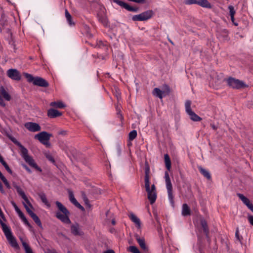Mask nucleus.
Segmentation results:
<instances>
[{"label":"nucleus","instance_id":"1","mask_svg":"<svg viewBox=\"0 0 253 253\" xmlns=\"http://www.w3.org/2000/svg\"><path fill=\"white\" fill-rule=\"evenodd\" d=\"M145 176L144 183L145 190L147 193L148 199L151 205L153 204L157 198L156 188L154 184L150 186V169L148 162L146 161L145 162Z\"/></svg>","mask_w":253,"mask_h":253},{"label":"nucleus","instance_id":"2","mask_svg":"<svg viewBox=\"0 0 253 253\" xmlns=\"http://www.w3.org/2000/svg\"><path fill=\"white\" fill-rule=\"evenodd\" d=\"M55 205L58 210L55 213L56 217L64 223L69 224L71 221L69 218L70 212L60 202L56 201Z\"/></svg>","mask_w":253,"mask_h":253},{"label":"nucleus","instance_id":"3","mask_svg":"<svg viewBox=\"0 0 253 253\" xmlns=\"http://www.w3.org/2000/svg\"><path fill=\"white\" fill-rule=\"evenodd\" d=\"M0 223L2 230L9 245L15 250H19L20 249L19 246L10 227L1 221H0Z\"/></svg>","mask_w":253,"mask_h":253},{"label":"nucleus","instance_id":"4","mask_svg":"<svg viewBox=\"0 0 253 253\" xmlns=\"http://www.w3.org/2000/svg\"><path fill=\"white\" fill-rule=\"evenodd\" d=\"M15 143L20 148L21 155L25 160V161L31 167L41 172L42 171L41 168H40L35 162L33 158L28 155V150L22 146L19 142Z\"/></svg>","mask_w":253,"mask_h":253},{"label":"nucleus","instance_id":"5","mask_svg":"<svg viewBox=\"0 0 253 253\" xmlns=\"http://www.w3.org/2000/svg\"><path fill=\"white\" fill-rule=\"evenodd\" d=\"M15 143L20 148L21 155L25 160V161L31 167L41 172L42 171L41 168H40L35 162L33 158L28 155V150L22 146L19 142Z\"/></svg>","mask_w":253,"mask_h":253},{"label":"nucleus","instance_id":"6","mask_svg":"<svg viewBox=\"0 0 253 253\" xmlns=\"http://www.w3.org/2000/svg\"><path fill=\"white\" fill-rule=\"evenodd\" d=\"M228 85L233 88L241 89L248 87L243 81L230 77L227 80Z\"/></svg>","mask_w":253,"mask_h":253},{"label":"nucleus","instance_id":"7","mask_svg":"<svg viewBox=\"0 0 253 253\" xmlns=\"http://www.w3.org/2000/svg\"><path fill=\"white\" fill-rule=\"evenodd\" d=\"M153 14V11L152 10H149L144 11L138 15L133 16L132 17V20L133 21H146L151 18Z\"/></svg>","mask_w":253,"mask_h":253},{"label":"nucleus","instance_id":"8","mask_svg":"<svg viewBox=\"0 0 253 253\" xmlns=\"http://www.w3.org/2000/svg\"><path fill=\"white\" fill-rule=\"evenodd\" d=\"M51 136V134L48 133L46 131H42L36 134L35 138L38 139L42 144L46 146H49V143L48 141Z\"/></svg>","mask_w":253,"mask_h":253},{"label":"nucleus","instance_id":"9","mask_svg":"<svg viewBox=\"0 0 253 253\" xmlns=\"http://www.w3.org/2000/svg\"><path fill=\"white\" fill-rule=\"evenodd\" d=\"M191 101L187 100L185 102L186 112L189 115L190 119L195 122L202 120V118L194 113L191 108Z\"/></svg>","mask_w":253,"mask_h":253},{"label":"nucleus","instance_id":"10","mask_svg":"<svg viewBox=\"0 0 253 253\" xmlns=\"http://www.w3.org/2000/svg\"><path fill=\"white\" fill-rule=\"evenodd\" d=\"M185 3L187 4H196L203 7L211 8V5L208 0H186Z\"/></svg>","mask_w":253,"mask_h":253},{"label":"nucleus","instance_id":"11","mask_svg":"<svg viewBox=\"0 0 253 253\" xmlns=\"http://www.w3.org/2000/svg\"><path fill=\"white\" fill-rule=\"evenodd\" d=\"M7 76L12 80L19 81L21 79L20 73L16 69H10L6 72Z\"/></svg>","mask_w":253,"mask_h":253},{"label":"nucleus","instance_id":"12","mask_svg":"<svg viewBox=\"0 0 253 253\" xmlns=\"http://www.w3.org/2000/svg\"><path fill=\"white\" fill-rule=\"evenodd\" d=\"M25 127L31 132H37L40 131L41 127L36 123L28 122L25 124Z\"/></svg>","mask_w":253,"mask_h":253},{"label":"nucleus","instance_id":"13","mask_svg":"<svg viewBox=\"0 0 253 253\" xmlns=\"http://www.w3.org/2000/svg\"><path fill=\"white\" fill-rule=\"evenodd\" d=\"M114 2L117 3L118 5L121 6V7L125 8L127 10L129 11H134L136 12L139 9L138 7H134L130 6L127 3H126L122 0H114Z\"/></svg>","mask_w":253,"mask_h":253},{"label":"nucleus","instance_id":"14","mask_svg":"<svg viewBox=\"0 0 253 253\" xmlns=\"http://www.w3.org/2000/svg\"><path fill=\"white\" fill-rule=\"evenodd\" d=\"M71 232L74 236H82L84 235V232L78 223L72 224L71 226Z\"/></svg>","mask_w":253,"mask_h":253},{"label":"nucleus","instance_id":"15","mask_svg":"<svg viewBox=\"0 0 253 253\" xmlns=\"http://www.w3.org/2000/svg\"><path fill=\"white\" fill-rule=\"evenodd\" d=\"M13 187L16 189L18 195L21 197V198L25 201V202L29 206H30L31 207H32L31 204L30 203L28 198L26 196L24 192L23 191V190L21 189V188L19 186L17 185V184H14Z\"/></svg>","mask_w":253,"mask_h":253},{"label":"nucleus","instance_id":"16","mask_svg":"<svg viewBox=\"0 0 253 253\" xmlns=\"http://www.w3.org/2000/svg\"><path fill=\"white\" fill-rule=\"evenodd\" d=\"M33 84L41 87H46L49 86L48 83L42 78L36 77L33 82Z\"/></svg>","mask_w":253,"mask_h":253},{"label":"nucleus","instance_id":"17","mask_svg":"<svg viewBox=\"0 0 253 253\" xmlns=\"http://www.w3.org/2000/svg\"><path fill=\"white\" fill-rule=\"evenodd\" d=\"M134 237L140 248L144 251L147 252L148 251V248L146 245L144 238H141L137 234H135L134 235Z\"/></svg>","mask_w":253,"mask_h":253},{"label":"nucleus","instance_id":"18","mask_svg":"<svg viewBox=\"0 0 253 253\" xmlns=\"http://www.w3.org/2000/svg\"><path fill=\"white\" fill-rule=\"evenodd\" d=\"M201 226L203 229V231L204 233L205 234L206 236V238L207 239V241L209 242V244H210L211 242V239L209 236V229L208 226L207 222L205 219H202L201 220Z\"/></svg>","mask_w":253,"mask_h":253},{"label":"nucleus","instance_id":"19","mask_svg":"<svg viewBox=\"0 0 253 253\" xmlns=\"http://www.w3.org/2000/svg\"><path fill=\"white\" fill-rule=\"evenodd\" d=\"M62 115V113L54 109H49L47 111V116L50 118H55Z\"/></svg>","mask_w":253,"mask_h":253},{"label":"nucleus","instance_id":"20","mask_svg":"<svg viewBox=\"0 0 253 253\" xmlns=\"http://www.w3.org/2000/svg\"><path fill=\"white\" fill-rule=\"evenodd\" d=\"M69 200L70 202L73 204L75 206H76L77 207L83 209L84 208L83 206H82L76 200L75 198L74 197V194L72 193V192L70 191L69 193Z\"/></svg>","mask_w":253,"mask_h":253},{"label":"nucleus","instance_id":"21","mask_svg":"<svg viewBox=\"0 0 253 253\" xmlns=\"http://www.w3.org/2000/svg\"><path fill=\"white\" fill-rule=\"evenodd\" d=\"M130 219L135 223L138 228H140L141 226V222L140 219L133 213H130L128 215Z\"/></svg>","mask_w":253,"mask_h":253},{"label":"nucleus","instance_id":"22","mask_svg":"<svg viewBox=\"0 0 253 253\" xmlns=\"http://www.w3.org/2000/svg\"><path fill=\"white\" fill-rule=\"evenodd\" d=\"M0 92L3 97L7 101H10L11 99V96L9 93L6 91L4 87L1 86L0 87Z\"/></svg>","mask_w":253,"mask_h":253},{"label":"nucleus","instance_id":"23","mask_svg":"<svg viewBox=\"0 0 253 253\" xmlns=\"http://www.w3.org/2000/svg\"><path fill=\"white\" fill-rule=\"evenodd\" d=\"M182 214L183 216H187L191 214L190 209L187 204H184L182 205Z\"/></svg>","mask_w":253,"mask_h":253},{"label":"nucleus","instance_id":"24","mask_svg":"<svg viewBox=\"0 0 253 253\" xmlns=\"http://www.w3.org/2000/svg\"><path fill=\"white\" fill-rule=\"evenodd\" d=\"M198 169H199V170L200 172H201V173L204 177H205L208 180L211 179V174L208 170H207L206 169L203 168L202 167H199L198 168Z\"/></svg>","mask_w":253,"mask_h":253},{"label":"nucleus","instance_id":"25","mask_svg":"<svg viewBox=\"0 0 253 253\" xmlns=\"http://www.w3.org/2000/svg\"><path fill=\"white\" fill-rule=\"evenodd\" d=\"M38 195L43 203H44L48 208L50 207V204L48 202L46 195L44 193H40L38 194Z\"/></svg>","mask_w":253,"mask_h":253},{"label":"nucleus","instance_id":"26","mask_svg":"<svg viewBox=\"0 0 253 253\" xmlns=\"http://www.w3.org/2000/svg\"><path fill=\"white\" fill-rule=\"evenodd\" d=\"M50 106L56 108L62 109L65 108V105L61 101H54L50 103Z\"/></svg>","mask_w":253,"mask_h":253},{"label":"nucleus","instance_id":"27","mask_svg":"<svg viewBox=\"0 0 253 253\" xmlns=\"http://www.w3.org/2000/svg\"><path fill=\"white\" fill-rule=\"evenodd\" d=\"M152 93L154 96L159 97L160 99H162L164 97L162 90L157 87L153 89Z\"/></svg>","mask_w":253,"mask_h":253},{"label":"nucleus","instance_id":"28","mask_svg":"<svg viewBox=\"0 0 253 253\" xmlns=\"http://www.w3.org/2000/svg\"><path fill=\"white\" fill-rule=\"evenodd\" d=\"M163 93L164 96L169 95L171 92V89L170 87L167 84H164L162 88Z\"/></svg>","mask_w":253,"mask_h":253},{"label":"nucleus","instance_id":"29","mask_svg":"<svg viewBox=\"0 0 253 253\" xmlns=\"http://www.w3.org/2000/svg\"><path fill=\"white\" fill-rule=\"evenodd\" d=\"M165 162L166 167L168 170H169L171 168V161L169 155L168 154L164 155Z\"/></svg>","mask_w":253,"mask_h":253},{"label":"nucleus","instance_id":"30","mask_svg":"<svg viewBox=\"0 0 253 253\" xmlns=\"http://www.w3.org/2000/svg\"><path fill=\"white\" fill-rule=\"evenodd\" d=\"M20 240L21 241L22 246L25 250V253H33L31 248L29 246V245L24 241H23V240L22 238L20 239Z\"/></svg>","mask_w":253,"mask_h":253},{"label":"nucleus","instance_id":"31","mask_svg":"<svg viewBox=\"0 0 253 253\" xmlns=\"http://www.w3.org/2000/svg\"><path fill=\"white\" fill-rule=\"evenodd\" d=\"M116 110L117 111V115L118 116V117L120 118V120L122 121L124 119V117L121 114V108L122 106L120 104L117 103L116 105Z\"/></svg>","mask_w":253,"mask_h":253},{"label":"nucleus","instance_id":"32","mask_svg":"<svg viewBox=\"0 0 253 253\" xmlns=\"http://www.w3.org/2000/svg\"><path fill=\"white\" fill-rule=\"evenodd\" d=\"M238 197L242 200L243 203L247 206L251 202L250 200L245 197L243 194L241 193H237Z\"/></svg>","mask_w":253,"mask_h":253},{"label":"nucleus","instance_id":"33","mask_svg":"<svg viewBox=\"0 0 253 253\" xmlns=\"http://www.w3.org/2000/svg\"><path fill=\"white\" fill-rule=\"evenodd\" d=\"M65 17L66 18L67 21L70 26H73L75 25V23L72 21V16L71 14L69 13L67 9L65 10Z\"/></svg>","mask_w":253,"mask_h":253},{"label":"nucleus","instance_id":"34","mask_svg":"<svg viewBox=\"0 0 253 253\" xmlns=\"http://www.w3.org/2000/svg\"><path fill=\"white\" fill-rule=\"evenodd\" d=\"M168 197L170 201V202L172 206H174V196L173 195L172 193V188L171 189H168Z\"/></svg>","mask_w":253,"mask_h":253},{"label":"nucleus","instance_id":"35","mask_svg":"<svg viewBox=\"0 0 253 253\" xmlns=\"http://www.w3.org/2000/svg\"><path fill=\"white\" fill-rule=\"evenodd\" d=\"M19 217L21 219V220L23 221V222L27 226H30V224L27 220V218L25 216L23 213L20 211L19 212L17 213Z\"/></svg>","mask_w":253,"mask_h":253},{"label":"nucleus","instance_id":"36","mask_svg":"<svg viewBox=\"0 0 253 253\" xmlns=\"http://www.w3.org/2000/svg\"><path fill=\"white\" fill-rule=\"evenodd\" d=\"M228 9H229L231 20L232 22L234 23V21H235L234 15L236 13L235 10L234 9V7L232 5H229L228 6Z\"/></svg>","mask_w":253,"mask_h":253},{"label":"nucleus","instance_id":"37","mask_svg":"<svg viewBox=\"0 0 253 253\" xmlns=\"http://www.w3.org/2000/svg\"><path fill=\"white\" fill-rule=\"evenodd\" d=\"M23 75L25 77V78L27 80V81L29 83H33L36 77H34L32 75L27 73H24Z\"/></svg>","mask_w":253,"mask_h":253},{"label":"nucleus","instance_id":"38","mask_svg":"<svg viewBox=\"0 0 253 253\" xmlns=\"http://www.w3.org/2000/svg\"><path fill=\"white\" fill-rule=\"evenodd\" d=\"M127 251L132 253H141L138 249L134 246H129L127 249Z\"/></svg>","mask_w":253,"mask_h":253},{"label":"nucleus","instance_id":"39","mask_svg":"<svg viewBox=\"0 0 253 253\" xmlns=\"http://www.w3.org/2000/svg\"><path fill=\"white\" fill-rule=\"evenodd\" d=\"M35 222L40 227H42V224L41 221L39 217L35 214L31 217Z\"/></svg>","mask_w":253,"mask_h":253},{"label":"nucleus","instance_id":"40","mask_svg":"<svg viewBox=\"0 0 253 253\" xmlns=\"http://www.w3.org/2000/svg\"><path fill=\"white\" fill-rule=\"evenodd\" d=\"M137 136V131L135 130H133L129 133V140L130 141L133 140L136 138Z\"/></svg>","mask_w":253,"mask_h":253},{"label":"nucleus","instance_id":"41","mask_svg":"<svg viewBox=\"0 0 253 253\" xmlns=\"http://www.w3.org/2000/svg\"><path fill=\"white\" fill-rule=\"evenodd\" d=\"M115 155L119 156L121 154V148L119 146H117L115 149Z\"/></svg>","mask_w":253,"mask_h":253},{"label":"nucleus","instance_id":"42","mask_svg":"<svg viewBox=\"0 0 253 253\" xmlns=\"http://www.w3.org/2000/svg\"><path fill=\"white\" fill-rule=\"evenodd\" d=\"M45 157L46 158V159L47 160H48L52 163H53V164L55 163V160L51 154H47V153L45 154Z\"/></svg>","mask_w":253,"mask_h":253},{"label":"nucleus","instance_id":"43","mask_svg":"<svg viewBox=\"0 0 253 253\" xmlns=\"http://www.w3.org/2000/svg\"><path fill=\"white\" fill-rule=\"evenodd\" d=\"M165 180L167 189L172 188V186L171 183L170 179H167Z\"/></svg>","mask_w":253,"mask_h":253},{"label":"nucleus","instance_id":"44","mask_svg":"<svg viewBox=\"0 0 253 253\" xmlns=\"http://www.w3.org/2000/svg\"><path fill=\"white\" fill-rule=\"evenodd\" d=\"M2 165L8 173L12 174V171L6 162L3 164Z\"/></svg>","mask_w":253,"mask_h":253},{"label":"nucleus","instance_id":"45","mask_svg":"<svg viewBox=\"0 0 253 253\" xmlns=\"http://www.w3.org/2000/svg\"><path fill=\"white\" fill-rule=\"evenodd\" d=\"M235 236L238 240H239L240 242H241L242 239H243V238L242 236H240L239 235V231L238 228H237L236 233H235Z\"/></svg>","mask_w":253,"mask_h":253},{"label":"nucleus","instance_id":"46","mask_svg":"<svg viewBox=\"0 0 253 253\" xmlns=\"http://www.w3.org/2000/svg\"><path fill=\"white\" fill-rule=\"evenodd\" d=\"M11 203L12 205L13 206V207H14V208L17 213H18V212H19L21 211L14 201H11Z\"/></svg>","mask_w":253,"mask_h":253},{"label":"nucleus","instance_id":"47","mask_svg":"<svg viewBox=\"0 0 253 253\" xmlns=\"http://www.w3.org/2000/svg\"><path fill=\"white\" fill-rule=\"evenodd\" d=\"M101 21L102 22V23L103 24V25L105 26V27H107L108 26V22L107 20V19H106L105 17H102L101 19Z\"/></svg>","mask_w":253,"mask_h":253},{"label":"nucleus","instance_id":"48","mask_svg":"<svg viewBox=\"0 0 253 253\" xmlns=\"http://www.w3.org/2000/svg\"><path fill=\"white\" fill-rule=\"evenodd\" d=\"M104 165L105 166V167H106V169H108V168H110L111 167V165H110V162L107 160H104Z\"/></svg>","mask_w":253,"mask_h":253},{"label":"nucleus","instance_id":"49","mask_svg":"<svg viewBox=\"0 0 253 253\" xmlns=\"http://www.w3.org/2000/svg\"><path fill=\"white\" fill-rule=\"evenodd\" d=\"M115 90H116V96L117 99L118 100L119 98L121 97V94L120 92V90L118 88H116V87H115Z\"/></svg>","mask_w":253,"mask_h":253},{"label":"nucleus","instance_id":"50","mask_svg":"<svg viewBox=\"0 0 253 253\" xmlns=\"http://www.w3.org/2000/svg\"><path fill=\"white\" fill-rule=\"evenodd\" d=\"M130 1L135 2L138 3H144L145 2V0H128Z\"/></svg>","mask_w":253,"mask_h":253},{"label":"nucleus","instance_id":"51","mask_svg":"<svg viewBox=\"0 0 253 253\" xmlns=\"http://www.w3.org/2000/svg\"><path fill=\"white\" fill-rule=\"evenodd\" d=\"M248 218L250 223L252 225H253V215H249L248 217Z\"/></svg>","mask_w":253,"mask_h":253},{"label":"nucleus","instance_id":"52","mask_svg":"<svg viewBox=\"0 0 253 253\" xmlns=\"http://www.w3.org/2000/svg\"><path fill=\"white\" fill-rule=\"evenodd\" d=\"M3 181V182L4 183V184H5V185L6 186V187L7 188H10V186L9 184V182H8L7 180L5 178L4 179V180H2Z\"/></svg>","mask_w":253,"mask_h":253},{"label":"nucleus","instance_id":"53","mask_svg":"<svg viewBox=\"0 0 253 253\" xmlns=\"http://www.w3.org/2000/svg\"><path fill=\"white\" fill-rule=\"evenodd\" d=\"M102 46H105V45L102 42L100 41L98 43H97L95 47H97L98 48H101Z\"/></svg>","mask_w":253,"mask_h":253},{"label":"nucleus","instance_id":"54","mask_svg":"<svg viewBox=\"0 0 253 253\" xmlns=\"http://www.w3.org/2000/svg\"><path fill=\"white\" fill-rule=\"evenodd\" d=\"M120 230H117V229H115L114 228H112V234H115L117 235H118L119 234V233H120Z\"/></svg>","mask_w":253,"mask_h":253},{"label":"nucleus","instance_id":"55","mask_svg":"<svg viewBox=\"0 0 253 253\" xmlns=\"http://www.w3.org/2000/svg\"><path fill=\"white\" fill-rule=\"evenodd\" d=\"M45 253H58L55 250L47 249Z\"/></svg>","mask_w":253,"mask_h":253},{"label":"nucleus","instance_id":"56","mask_svg":"<svg viewBox=\"0 0 253 253\" xmlns=\"http://www.w3.org/2000/svg\"><path fill=\"white\" fill-rule=\"evenodd\" d=\"M248 208L253 212V205L251 202L247 206Z\"/></svg>","mask_w":253,"mask_h":253},{"label":"nucleus","instance_id":"57","mask_svg":"<svg viewBox=\"0 0 253 253\" xmlns=\"http://www.w3.org/2000/svg\"><path fill=\"white\" fill-rule=\"evenodd\" d=\"M165 180L170 179L168 171H166L165 172Z\"/></svg>","mask_w":253,"mask_h":253},{"label":"nucleus","instance_id":"58","mask_svg":"<svg viewBox=\"0 0 253 253\" xmlns=\"http://www.w3.org/2000/svg\"><path fill=\"white\" fill-rule=\"evenodd\" d=\"M28 213L30 215L31 217L33 216L35 214V213L31 210H30L29 211H28Z\"/></svg>","mask_w":253,"mask_h":253},{"label":"nucleus","instance_id":"59","mask_svg":"<svg viewBox=\"0 0 253 253\" xmlns=\"http://www.w3.org/2000/svg\"><path fill=\"white\" fill-rule=\"evenodd\" d=\"M23 167L25 169L29 172V173H31V169L26 166V165H24L23 166Z\"/></svg>","mask_w":253,"mask_h":253},{"label":"nucleus","instance_id":"60","mask_svg":"<svg viewBox=\"0 0 253 253\" xmlns=\"http://www.w3.org/2000/svg\"><path fill=\"white\" fill-rule=\"evenodd\" d=\"M0 162L2 165L5 163V162L3 160V158L0 155Z\"/></svg>","mask_w":253,"mask_h":253},{"label":"nucleus","instance_id":"61","mask_svg":"<svg viewBox=\"0 0 253 253\" xmlns=\"http://www.w3.org/2000/svg\"><path fill=\"white\" fill-rule=\"evenodd\" d=\"M0 178L1 179V180H4V179H5L6 178L3 175L2 173L1 172V171H0Z\"/></svg>","mask_w":253,"mask_h":253},{"label":"nucleus","instance_id":"62","mask_svg":"<svg viewBox=\"0 0 253 253\" xmlns=\"http://www.w3.org/2000/svg\"><path fill=\"white\" fill-rule=\"evenodd\" d=\"M59 134L61 135H65L66 134V131L65 130H62L59 132Z\"/></svg>","mask_w":253,"mask_h":253},{"label":"nucleus","instance_id":"63","mask_svg":"<svg viewBox=\"0 0 253 253\" xmlns=\"http://www.w3.org/2000/svg\"><path fill=\"white\" fill-rule=\"evenodd\" d=\"M24 207L26 209L27 212H28V211H29L30 210L29 208L27 206V205L26 204H24Z\"/></svg>","mask_w":253,"mask_h":253},{"label":"nucleus","instance_id":"64","mask_svg":"<svg viewBox=\"0 0 253 253\" xmlns=\"http://www.w3.org/2000/svg\"><path fill=\"white\" fill-rule=\"evenodd\" d=\"M104 253H111V250H108L106 252H105Z\"/></svg>","mask_w":253,"mask_h":253}]
</instances>
